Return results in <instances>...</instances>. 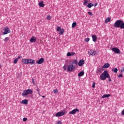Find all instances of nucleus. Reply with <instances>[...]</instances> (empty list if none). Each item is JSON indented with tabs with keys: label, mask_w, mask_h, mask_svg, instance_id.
Wrapping results in <instances>:
<instances>
[{
	"label": "nucleus",
	"mask_w": 124,
	"mask_h": 124,
	"mask_svg": "<svg viewBox=\"0 0 124 124\" xmlns=\"http://www.w3.org/2000/svg\"><path fill=\"white\" fill-rule=\"evenodd\" d=\"M109 66H110L109 64L108 63H107L103 66L102 68L107 69L109 67Z\"/></svg>",
	"instance_id": "obj_17"
},
{
	"label": "nucleus",
	"mask_w": 124,
	"mask_h": 124,
	"mask_svg": "<svg viewBox=\"0 0 124 124\" xmlns=\"http://www.w3.org/2000/svg\"><path fill=\"white\" fill-rule=\"evenodd\" d=\"M46 20H51L52 19V17L51 16H50V15H48L47 16H46Z\"/></svg>",
	"instance_id": "obj_26"
},
{
	"label": "nucleus",
	"mask_w": 124,
	"mask_h": 124,
	"mask_svg": "<svg viewBox=\"0 0 124 124\" xmlns=\"http://www.w3.org/2000/svg\"><path fill=\"white\" fill-rule=\"evenodd\" d=\"M79 109L78 108H75L69 112V114H75L76 112H79Z\"/></svg>",
	"instance_id": "obj_7"
},
{
	"label": "nucleus",
	"mask_w": 124,
	"mask_h": 124,
	"mask_svg": "<svg viewBox=\"0 0 124 124\" xmlns=\"http://www.w3.org/2000/svg\"><path fill=\"white\" fill-rule=\"evenodd\" d=\"M1 67V65H0V68Z\"/></svg>",
	"instance_id": "obj_50"
},
{
	"label": "nucleus",
	"mask_w": 124,
	"mask_h": 124,
	"mask_svg": "<svg viewBox=\"0 0 124 124\" xmlns=\"http://www.w3.org/2000/svg\"><path fill=\"white\" fill-rule=\"evenodd\" d=\"M121 73H124V68H121Z\"/></svg>",
	"instance_id": "obj_37"
},
{
	"label": "nucleus",
	"mask_w": 124,
	"mask_h": 124,
	"mask_svg": "<svg viewBox=\"0 0 124 124\" xmlns=\"http://www.w3.org/2000/svg\"><path fill=\"white\" fill-rule=\"evenodd\" d=\"M39 6L41 8H43L45 6V4L44 3L43 1H41V2L39 3Z\"/></svg>",
	"instance_id": "obj_19"
},
{
	"label": "nucleus",
	"mask_w": 124,
	"mask_h": 124,
	"mask_svg": "<svg viewBox=\"0 0 124 124\" xmlns=\"http://www.w3.org/2000/svg\"><path fill=\"white\" fill-rule=\"evenodd\" d=\"M97 6V4H95V6Z\"/></svg>",
	"instance_id": "obj_48"
},
{
	"label": "nucleus",
	"mask_w": 124,
	"mask_h": 124,
	"mask_svg": "<svg viewBox=\"0 0 124 124\" xmlns=\"http://www.w3.org/2000/svg\"><path fill=\"white\" fill-rule=\"evenodd\" d=\"M18 59H16L14 60V63L16 64L17 63V62H18Z\"/></svg>",
	"instance_id": "obj_34"
},
{
	"label": "nucleus",
	"mask_w": 124,
	"mask_h": 124,
	"mask_svg": "<svg viewBox=\"0 0 124 124\" xmlns=\"http://www.w3.org/2000/svg\"><path fill=\"white\" fill-rule=\"evenodd\" d=\"M19 59H21V57H20L19 56H18L17 58H16V59H17V60H18Z\"/></svg>",
	"instance_id": "obj_44"
},
{
	"label": "nucleus",
	"mask_w": 124,
	"mask_h": 124,
	"mask_svg": "<svg viewBox=\"0 0 124 124\" xmlns=\"http://www.w3.org/2000/svg\"><path fill=\"white\" fill-rule=\"evenodd\" d=\"M65 114V111H59L57 112L56 115L55 117H62Z\"/></svg>",
	"instance_id": "obj_4"
},
{
	"label": "nucleus",
	"mask_w": 124,
	"mask_h": 124,
	"mask_svg": "<svg viewBox=\"0 0 124 124\" xmlns=\"http://www.w3.org/2000/svg\"><path fill=\"white\" fill-rule=\"evenodd\" d=\"M85 41L86 42H88L89 41H90V38H86V39H85Z\"/></svg>",
	"instance_id": "obj_35"
},
{
	"label": "nucleus",
	"mask_w": 124,
	"mask_h": 124,
	"mask_svg": "<svg viewBox=\"0 0 124 124\" xmlns=\"http://www.w3.org/2000/svg\"><path fill=\"white\" fill-rule=\"evenodd\" d=\"M111 70H112L113 72H114V73H118V69L117 68H112V69Z\"/></svg>",
	"instance_id": "obj_25"
},
{
	"label": "nucleus",
	"mask_w": 124,
	"mask_h": 124,
	"mask_svg": "<svg viewBox=\"0 0 124 124\" xmlns=\"http://www.w3.org/2000/svg\"><path fill=\"white\" fill-rule=\"evenodd\" d=\"M93 6V5H92L91 3H88L87 7L89 8H91Z\"/></svg>",
	"instance_id": "obj_28"
},
{
	"label": "nucleus",
	"mask_w": 124,
	"mask_h": 124,
	"mask_svg": "<svg viewBox=\"0 0 124 124\" xmlns=\"http://www.w3.org/2000/svg\"><path fill=\"white\" fill-rule=\"evenodd\" d=\"M63 69H64V71L66 70V67H65V65H64V66H63Z\"/></svg>",
	"instance_id": "obj_42"
},
{
	"label": "nucleus",
	"mask_w": 124,
	"mask_h": 124,
	"mask_svg": "<svg viewBox=\"0 0 124 124\" xmlns=\"http://www.w3.org/2000/svg\"><path fill=\"white\" fill-rule=\"evenodd\" d=\"M31 80H32V82L33 83V84L34 85V86H36V84L35 82H34V79L32 78Z\"/></svg>",
	"instance_id": "obj_33"
},
{
	"label": "nucleus",
	"mask_w": 124,
	"mask_h": 124,
	"mask_svg": "<svg viewBox=\"0 0 124 124\" xmlns=\"http://www.w3.org/2000/svg\"><path fill=\"white\" fill-rule=\"evenodd\" d=\"M20 103L21 104H25L27 105L28 104V100L27 99H24L20 102Z\"/></svg>",
	"instance_id": "obj_18"
},
{
	"label": "nucleus",
	"mask_w": 124,
	"mask_h": 124,
	"mask_svg": "<svg viewBox=\"0 0 124 124\" xmlns=\"http://www.w3.org/2000/svg\"><path fill=\"white\" fill-rule=\"evenodd\" d=\"M74 69H75V66L70 64L68 65L67 66V70L69 71H73Z\"/></svg>",
	"instance_id": "obj_9"
},
{
	"label": "nucleus",
	"mask_w": 124,
	"mask_h": 124,
	"mask_svg": "<svg viewBox=\"0 0 124 124\" xmlns=\"http://www.w3.org/2000/svg\"><path fill=\"white\" fill-rule=\"evenodd\" d=\"M95 82H93V83L92 87H93V88H95Z\"/></svg>",
	"instance_id": "obj_39"
},
{
	"label": "nucleus",
	"mask_w": 124,
	"mask_h": 124,
	"mask_svg": "<svg viewBox=\"0 0 124 124\" xmlns=\"http://www.w3.org/2000/svg\"><path fill=\"white\" fill-rule=\"evenodd\" d=\"M111 20V18L110 17H108L105 20V23H107L110 22V21Z\"/></svg>",
	"instance_id": "obj_24"
},
{
	"label": "nucleus",
	"mask_w": 124,
	"mask_h": 124,
	"mask_svg": "<svg viewBox=\"0 0 124 124\" xmlns=\"http://www.w3.org/2000/svg\"><path fill=\"white\" fill-rule=\"evenodd\" d=\"M108 78V81L109 82H111V78H110V76H109V78Z\"/></svg>",
	"instance_id": "obj_43"
},
{
	"label": "nucleus",
	"mask_w": 124,
	"mask_h": 124,
	"mask_svg": "<svg viewBox=\"0 0 124 124\" xmlns=\"http://www.w3.org/2000/svg\"><path fill=\"white\" fill-rule=\"evenodd\" d=\"M21 62L24 64H28V59H23Z\"/></svg>",
	"instance_id": "obj_20"
},
{
	"label": "nucleus",
	"mask_w": 124,
	"mask_h": 124,
	"mask_svg": "<svg viewBox=\"0 0 124 124\" xmlns=\"http://www.w3.org/2000/svg\"><path fill=\"white\" fill-rule=\"evenodd\" d=\"M118 77L119 78H122L123 77L122 74H120L119 75H118Z\"/></svg>",
	"instance_id": "obj_41"
},
{
	"label": "nucleus",
	"mask_w": 124,
	"mask_h": 124,
	"mask_svg": "<svg viewBox=\"0 0 124 124\" xmlns=\"http://www.w3.org/2000/svg\"><path fill=\"white\" fill-rule=\"evenodd\" d=\"M110 96H111V94H105V95H103L102 96V98H108V97H109Z\"/></svg>",
	"instance_id": "obj_23"
},
{
	"label": "nucleus",
	"mask_w": 124,
	"mask_h": 124,
	"mask_svg": "<svg viewBox=\"0 0 124 124\" xmlns=\"http://www.w3.org/2000/svg\"><path fill=\"white\" fill-rule=\"evenodd\" d=\"M77 26V23L76 22H73V24H72V28H74V27Z\"/></svg>",
	"instance_id": "obj_27"
},
{
	"label": "nucleus",
	"mask_w": 124,
	"mask_h": 124,
	"mask_svg": "<svg viewBox=\"0 0 124 124\" xmlns=\"http://www.w3.org/2000/svg\"><path fill=\"white\" fill-rule=\"evenodd\" d=\"M109 75L108 73V71L106 70L100 76V78L102 80H105L107 78H109Z\"/></svg>",
	"instance_id": "obj_2"
},
{
	"label": "nucleus",
	"mask_w": 124,
	"mask_h": 124,
	"mask_svg": "<svg viewBox=\"0 0 124 124\" xmlns=\"http://www.w3.org/2000/svg\"><path fill=\"white\" fill-rule=\"evenodd\" d=\"M31 63V64H34L35 63V61L32 59H28V64Z\"/></svg>",
	"instance_id": "obj_14"
},
{
	"label": "nucleus",
	"mask_w": 124,
	"mask_h": 124,
	"mask_svg": "<svg viewBox=\"0 0 124 124\" xmlns=\"http://www.w3.org/2000/svg\"><path fill=\"white\" fill-rule=\"evenodd\" d=\"M111 50L113 51L115 53L120 54V50L117 47H114L111 49Z\"/></svg>",
	"instance_id": "obj_11"
},
{
	"label": "nucleus",
	"mask_w": 124,
	"mask_h": 124,
	"mask_svg": "<svg viewBox=\"0 0 124 124\" xmlns=\"http://www.w3.org/2000/svg\"><path fill=\"white\" fill-rule=\"evenodd\" d=\"M23 122H26L27 121V118H23Z\"/></svg>",
	"instance_id": "obj_40"
},
{
	"label": "nucleus",
	"mask_w": 124,
	"mask_h": 124,
	"mask_svg": "<svg viewBox=\"0 0 124 124\" xmlns=\"http://www.w3.org/2000/svg\"><path fill=\"white\" fill-rule=\"evenodd\" d=\"M88 54L92 56H95L97 54V52L93 50H90L88 51Z\"/></svg>",
	"instance_id": "obj_10"
},
{
	"label": "nucleus",
	"mask_w": 124,
	"mask_h": 124,
	"mask_svg": "<svg viewBox=\"0 0 124 124\" xmlns=\"http://www.w3.org/2000/svg\"><path fill=\"white\" fill-rule=\"evenodd\" d=\"M92 39H93V41L94 42H96L97 39V37H96V35H92Z\"/></svg>",
	"instance_id": "obj_16"
},
{
	"label": "nucleus",
	"mask_w": 124,
	"mask_h": 124,
	"mask_svg": "<svg viewBox=\"0 0 124 124\" xmlns=\"http://www.w3.org/2000/svg\"><path fill=\"white\" fill-rule=\"evenodd\" d=\"M9 39V37H6L5 39L3 40V41H5V42H7L8 41Z\"/></svg>",
	"instance_id": "obj_31"
},
{
	"label": "nucleus",
	"mask_w": 124,
	"mask_h": 124,
	"mask_svg": "<svg viewBox=\"0 0 124 124\" xmlns=\"http://www.w3.org/2000/svg\"><path fill=\"white\" fill-rule=\"evenodd\" d=\"M73 64L77 65V64H78V61H77V60H75L73 61Z\"/></svg>",
	"instance_id": "obj_29"
},
{
	"label": "nucleus",
	"mask_w": 124,
	"mask_h": 124,
	"mask_svg": "<svg viewBox=\"0 0 124 124\" xmlns=\"http://www.w3.org/2000/svg\"><path fill=\"white\" fill-rule=\"evenodd\" d=\"M58 27L57 28V31H60L59 34L60 35H62L63 32H64V30L63 29L61 28V27H60L59 26H57Z\"/></svg>",
	"instance_id": "obj_5"
},
{
	"label": "nucleus",
	"mask_w": 124,
	"mask_h": 124,
	"mask_svg": "<svg viewBox=\"0 0 124 124\" xmlns=\"http://www.w3.org/2000/svg\"><path fill=\"white\" fill-rule=\"evenodd\" d=\"M37 92H38V93H40V89L39 88L37 89Z\"/></svg>",
	"instance_id": "obj_45"
},
{
	"label": "nucleus",
	"mask_w": 124,
	"mask_h": 124,
	"mask_svg": "<svg viewBox=\"0 0 124 124\" xmlns=\"http://www.w3.org/2000/svg\"><path fill=\"white\" fill-rule=\"evenodd\" d=\"M88 14L89 16H93V14L91 12H88Z\"/></svg>",
	"instance_id": "obj_36"
},
{
	"label": "nucleus",
	"mask_w": 124,
	"mask_h": 124,
	"mask_svg": "<svg viewBox=\"0 0 124 124\" xmlns=\"http://www.w3.org/2000/svg\"><path fill=\"white\" fill-rule=\"evenodd\" d=\"M53 93H55V94H57V93H58V89L53 90Z\"/></svg>",
	"instance_id": "obj_30"
},
{
	"label": "nucleus",
	"mask_w": 124,
	"mask_h": 124,
	"mask_svg": "<svg viewBox=\"0 0 124 124\" xmlns=\"http://www.w3.org/2000/svg\"><path fill=\"white\" fill-rule=\"evenodd\" d=\"M88 4V0H84V5H86Z\"/></svg>",
	"instance_id": "obj_32"
},
{
	"label": "nucleus",
	"mask_w": 124,
	"mask_h": 124,
	"mask_svg": "<svg viewBox=\"0 0 124 124\" xmlns=\"http://www.w3.org/2000/svg\"><path fill=\"white\" fill-rule=\"evenodd\" d=\"M84 61L83 59L81 60L79 62H78V65L79 66H82L84 65Z\"/></svg>",
	"instance_id": "obj_12"
},
{
	"label": "nucleus",
	"mask_w": 124,
	"mask_h": 124,
	"mask_svg": "<svg viewBox=\"0 0 124 124\" xmlns=\"http://www.w3.org/2000/svg\"><path fill=\"white\" fill-rule=\"evenodd\" d=\"M11 32L10 29L8 27H6L4 29V32H3V35H6Z\"/></svg>",
	"instance_id": "obj_6"
},
{
	"label": "nucleus",
	"mask_w": 124,
	"mask_h": 124,
	"mask_svg": "<svg viewBox=\"0 0 124 124\" xmlns=\"http://www.w3.org/2000/svg\"><path fill=\"white\" fill-rule=\"evenodd\" d=\"M101 72H102V71H101V68H97V70H96V73L97 74H100L101 73Z\"/></svg>",
	"instance_id": "obj_21"
},
{
	"label": "nucleus",
	"mask_w": 124,
	"mask_h": 124,
	"mask_svg": "<svg viewBox=\"0 0 124 124\" xmlns=\"http://www.w3.org/2000/svg\"><path fill=\"white\" fill-rule=\"evenodd\" d=\"M84 75V72L83 71L80 72L78 74V77H82Z\"/></svg>",
	"instance_id": "obj_22"
},
{
	"label": "nucleus",
	"mask_w": 124,
	"mask_h": 124,
	"mask_svg": "<svg viewBox=\"0 0 124 124\" xmlns=\"http://www.w3.org/2000/svg\"><path fill=\"white\" fill-rule=\"evenodd\" d=\"M36 41V39L35 37H32L30 39V42L31 43H35Z\"/></svg>",
	"instance_id": "obj_15"
},
{
	"label": "nucleus",
	"mask_w": 124,
	"mask_h": 124,
	"mask_svg": "<svg viewBox=\"0 0 124 124\" xmlns=\"http://www.w3.org/2000/svg\"><path fill=\"white\" fill-rule=\"evenodd\" d=\"M42 97H43V98H45V96H42Z\"/></svg>",
	"instance_id": "obj_47"
},
{
	"label": "nucleus",
	"mask_w": 124,
	"mask_h": 124,
	"mask_svg": "<svg viewBox=\"0 0 124 124\" xmlns=\"http://www.w3.org/2000/svg\"><path fill=\"white\" fill-rule=\"evenodd\" d=\"M32 93L33 91L32 89H27L23 91V93H22V95L23 96H25L29 94H31Z\"/></svg>",
	"instance_id": "obj_3"
},
{
	"label": "nucleus",
	"mask_w": 124,
	"mask_h": 124,
	"mask_svg": "<svg viewBox=\"0 0 124 124\" xmlns=\"http://www.w3.org/2000/svg\"><path fill=\"white\" fill-rule=\"evenodd\" d=\"M75 55H76V53L75 52H67L66 56L67 57H70Z\"/></svg>",
	"instance_id": "obj_13"
},
{
	"label": "nucleus",
	"mask_w": 124,
	"mask_h": 124,
	"mask_svg": "<svg viewBox=\"0 0 124 124\" xmlns=\"http://www.w3.org/2000/svg\"><path fill=\"white\" fill-rule=\"evenodd\" d=\"M45 62L44 58H40L37 62H36V63L38 64H41Z\"/></svg>",
	"instance_id": "obj_8"
},
{
	"label": "nucleus",
	"mask_w": 124,
	"mask_h": 124,
	"mask_svg": "<svg viewBox=\"0 0 124 124\" xmlns=\"http://www.w3.org/2000/svg\"><path fill=\"white\" fill-rule=\"evenodd\" d=\"M56 124H62V121L60 120L57 121Z\"/></svg>",
	"instance_id": "obj_38"
},
{
	"label": "nucleus",
	"mask_w": 124,
	"mask_h": 124,
	"mask_svg": "<svg viewBox=\"0 0 124 124\" xmlns=\"http://www.w3.org/2000/svg\"><path fill=\"white\" fill-rule=\"evenodd\" d=\"M122 115H124V109L123 111H122Z\"/></svg>",
	"instance_id": "obj_46"
},
{
	"label": "nucleus",
	"mask_w": 124,
	"mask_h": 124,
	"mask_svg": "<svg viewBox=\"0 0 124 124\" xmlns=\"http://www.w3.org/2000/svg\"><path fill=\"white\" fill-rule=\"evenodd\" d=\"M113 26L115 28L124 29V22L121 20H118L115 22Z\"/></svg>",
	"instance_id": "obj_1"
},
{
	"label": "nucleus",
	"mask_w": 124,
	"mask_h": 124,
	"mask_svg": "<svg viewBox=\"0 0 124 124\" xmlns=\"http://www.w3.org/2000/svg\"><path fill=\"white\" fill-rule=\"evenodd\" d=\"M38 94H39V95L40 96H41V94H40V93H38Z\"/></svg>",
	"instance_id": "obj_49"
}]
</instances>
